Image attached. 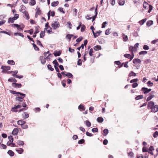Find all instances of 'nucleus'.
Returning a JSON list of instances; mask_svg holds the SVG:
<instances>
[{
    "label": "nucleus",
    "mask_w": 158,
    "mask_h": 158,
    "mask_svg": "<svg viewBox=\"0 0 158 158\" xmlns=\"http://www.w3.org/2000/svg\"><path fill=\"white\" fill-rule=\"evenodd\" d=\"M18 97L15 98V100L17 101V103H20V102H22L23 101V98L25 97L23 96H20L19 95H17Z\"/></svg>",
    "instance_id": "1"
},
{
    "label": "nucleus",
    "mask_w": 158,
    "mask_h": 158,
    "mask_svg": "<svg viewBox=\"0 0 158 158\" xmlns=\"http://www.w3.org/2000/svg\"><path fill=\"white\" fill-rule=\"evenodd\" d=\"M60 26V23L59 22L57 21H54L53 23H52L51 24L52 27L54 30H56Z\"/></svg>",
    "instance_id": "2"
},
{
    "label": "nucleus",
    "mask_w": 158,
    "mask_h": 158,
    "mask_svg": "<svg viewBox=\"0 0 158 158\" xmlns=\"http://www.w3.org/2000/svg\"><path fill=\"white\" fill-rule=\"evenodd\" d=\"M61 74L64 77H67L69 78H73V75L70 73H67L66 72L64 71L61 73Z\"/></svg>",
    "instance_id": "3"
},
{
    "label": "nucleus",
    "mask_w": 158,
    "mask_h": 158,
    "mask_svg": "<svg viewBox=\"0 0 158 158\" xmlns=\"http://www.w3.org/2000/svg\"><path fill=\"white\" fill-rule=\"evenodd\" d=\"M155 93V92L152 91L149 94V96L148 97L147 99V101L148 102L150 100H151L152 98H154L155 97V95H154V94Z\"/></svg>",
    "instance_id": "4"
},
{
    "label": "nucleus",
    "mask_w": 158,
    "mask_h": 158,
    "mask_svg": "<svg viewBox=\"0 0 158 158\" xmlns=\"http://www.w3.org/2000/svg\"><path fill=\"white\" fill-rule=\"evenodd\" d=\"M152 89H148L147 88L143 87L141 89L142 91L143 92L144 94H146L149 92Z\"/></svg>",
    "instance_id": "5"
},
{
    "label": "nucleus",
    "mask_w": 158,
    "mask_h": 158,
    "mask_svg": "<svg viewBox=\"0 0 158 158\" xmlns=\"http://www.w3.org/2000/svg\"><path fill=\"white\" fill-rule=\"evenodd\" d=\"M151 109L152 112H156L158 111V106L157 105H154Z\"/></svg>",
    "instance_id": "6"
},
{
    "label": "nucleus",
    "mask_w": 158,
    "mask_h": 158,
    "mask_svg": "<svg viewBox=\"0 0 158 158\" xmlns=\"http://www.w3.org/2000/svg\"><path fill=\"white\" fill-rule=\"evenodd\" d=\"M10 92L13 94H18V95H20V96H26L25 94L20 92H17L12 90H10Z\"/></svg>",
    "instance_id": "7"
},
{
    "label": "nucleus",
    "mask_w": 158,
    "mask_h": 158,
    "mask_svg": "<svg viewBox=\"0 0 158 158\" xmlns=\"http://www.w3.org/2000/svg\"><path fill=\"white\" fill-rule=\"evenodd\" d=\"M154 105V104L152 101H150L148 103L147 108L151 109Z\"/></svg>",
    "instance_id": "8"
},
{
    "label": "nucleus",
    "mask_w": 158,
    "mask_h": 158,
    "mask_svg": "<svg viewBox=\"0 0 158 158\" xmlns=\"http://www.w3.org/2000/svg\"><path fill=\"white\" fill-rule=\"evenodd\" d=\"M124 56L126 58L130 59V60H131L134 57V55L133 54L131 56L129 54H126L124 55Z\"/></svg>",
    "instance_id": "9"
},
{
    "label": "nucleus",
    "mask_w": 158,
    "mask_h": 158,
    "mask_svg": "<svg viewBox=\"0 0 158 158\" xmlns=\"http://www.w3.org/2000/svg\"><path fill=\"white\" fill-rule=\"evenodd\" d=\"M133 62L134 64H141V60L139 59L135 58L133 60Z\"/></svg>",
    "instance_id": "10"
},
{
    "label": "nucleus",
    "mask_w": 158,
    "mask_h": 158,
    "mask_svg": "<svg viewBox=\"0 0 158 158\" xmlns=\"http://www.w3.org/2000/svg\"><path fill=\"white\" fill-rule=\"evenodd\" d=\"M15 20V19L14 17H11L9 18L8 21V23H12L14 22V21Z\"/></svg>",
    "instance_id": "11"
},
{
    "label": "nucleus",
    "mask_w": 158,
    "mask_h": 158,
    "mask_svg": "<svg viewBox=\"0 0 158 158\" xmlns=\"http://www.w3.org/2000/svg\"><path fill=\"white\" fill-rule=\"evenodd\" d=\"M40 59L41 60V63L42 64H44L45 63V59L43 56H40Z\"/></svg>",
    "instance_id": "12"
},
{
    "label": "nucleus",
    "mask_w": 158,
    "mask_h": 158,
    "mask_svg": "<svg viewBox=\"0 0 158 158\" xmlns=\"http://www.w3.org/2000/svg\"><path fill=\"white\" fill-rule=\"evenodd\" d=\"M18 130L17 128H14L12 132V134L13 135H16L18 133Z\"/></svg>",
    "instance_id": "13"
},
{
    "label": "nucleus",
    "mask_w": 158,
    "mask_h": 158,
    "mask_svg": "<svg viewBox=\"0 0 158 158\" xmlns=\"http://www.w3.org/2000/svg\"><path fill=\"white\" fill-rule=\"evenodd\" d=\"M1 69L3 70L2 71V72H3V71L5 70H8L10 69V67L9 66H2Z\"/></svg>",
    "instance_id": "14"
},
{
    "label": "nucleus",
    "mask_w": 158,
    "mask_h": 158,
    "mask_svg": "<svg viewBox=\"0 0 158 158\" xmlns=\"http://www.w3.org/2000/svg\"><path fill=\"white\" fill-rule=\"evenodd\" d=\"M122 36L123 39V40L124 41L126 42L128 40V38L127 35H126L124 34H122Z\"/></svg>",
    "instance_id": "15"
},
{
    "label": "nucleus",
    "mask_w": 158,
    "mask_h": 158,
    "mask_svg": "<svg viewBox=\"0 0 158 158\" xmlns=\"http://www.w3.org/2000/svg\"><path fill=\"white\" fill-rule=\"evenodd\" d=\"M26 123L25 121L21 120H19L17 121V124L21 126Z\"/></svg>",
    "instance_id": "16"
},
{
    "label": "nucleus",
    "mask_w": 158,
    "mask_h": 158,
    "mask_svg": "<svg viewBox=\"0 0 158 158\" xmlns=\"http://www.w3.org/2000/svg\"><path fill=\"white\" fill-rule=\"evenodd\" d=\"M23 13H24V15L26 18V19H29V16L28 12L27 11H24Z\"/></svg>",
    "instance_id": "17"
},
{
    "label": "nucleus",
    "mask_w": 158,
    "mask_h": 158,
    "mask_svg": "<svg viewBox=\"0 0 158 158\" xmlns=\"http://www.w3.org/2000/svg\"><path fill=\"white\" fill-rule=\"evenodd\" d=\"M84 123L88 127H89L91 126V123L88 120H86V121H84Z\"/></svg>",
    "instance_id": "18"
},
{
    "label": "nucleus",
    "mask_w": 158,
    "mask_h": 158,
    "mask_svg": "<svg viewBox=\"0 0 158 158\" xmlns=\"http://www.w3.org/2000/svg\"><path fill=\"white\" fill-rule=\"evenodd\" d=\"M73 35L68 34L66 36V38L69 40V41L71 40V38Z\"/></svg>",
    "instance_id": "19"
},
{
    "label": "nucleus",
    "mask_w": 158,
    "mask_h": 158,
    "mask_svg": "<svg viewBox=\"0 0 158 158\" xmlns=\"http://www.w3.org/2000/svg\"><path fill=\"white\" fill-rule=\"evenodd\" d=\"M153 24V21L152 20H149L147 22L146 25L148 27H149Z\"/></svg>",
    "instance_id": "20"
},
{
    "label": "nucleus",
    "mask_w": 158,
    "mask_h": 158,
    "mask_svg": "<svg viewBox=\"0 0 158 158\" xmlns=\"http://www.w3.org/2000/svg\"><path fill=\"white\" fill-rule=\"evenodd\" d=\"M61 52L60 51H56L54 53V54L55 56H59L61 54Z\"/></svg>",
    "instance_id": "21"
},
{
    "label": "nucleus",
    "mask_w": 158,
    "mask_h": 158,
    "mask_svg": "<svg viewBox=\"0 0 158 158\" xmlns=\"http://www.w3.org/2000/svg\"><path fill=\"white\" fill-rule=\"evenodd\" d=\"M17 85H19V86H18V88H21V87L22 85L21 84H17L14 83H12V85L14 87H17Z\"/></svg>",
    "instance_id": "22"
},
{
    "label": "nucleus",
    "mask_w": 158,
    "mask_h": 158,
    "mask_svg": "<svg viewBox=\"0 0 158 158\" xmlns=\"http://www.w3.org/2000/svg\"><path fill=\"white\" fill-rule=\"evenodd\" d=\"M147 19H143L139 22V23L141 25H142L146 21Z\"/></svg>",
    "instance_id": "23"
},
{
    "label": "nucleus",
    "mask_w": 158,
    "mask_h": 158,
    "mask_svg": "<svg viewBox=\"0 0 158 158\" xmlns=\"http://www.w3.org/2000/svg\"><path fill=\"white\" fill-rule=\"evenodd\" d=\"M7 153L10 156H13L14 155V153L11 150H9Z\"/></svg>",
    "instance_id": "24"
},
{
    "label": "nucleus",
    "mask_w": 158,
    "mask_h": 158,
    "mask_svg": "<svg viewBox=\"0 0 158 158\" xmlns=\"http://www.w3.org/2000/svg\"><path fill=\"white\" fill-rule=\"evenodd\" d=\"M16 151L20 154H21L23 151V148H20L19 149H16Z\"/></svg>",
    "instance_id": "25"
},
{
    "label": "nucleus",
    "mask_w": 158,
    "mask_h": 158,
    "mask_svg": "<svg viewBox=\"0 0 158 158\" xmlns=\"http://www.w3.org/2000/svg\"><path fill=\"white\" fill-rule=\"evenodd\" d=\"M101 49V47L99 45H97L95 46L94 48V49L96 51H98Z\"/></svg>",
    "instance_id": "26"
},
{
    "label": "nucleus",
    "mask_w": 158,
    "mask_h": 158,
    "mask_svg": "<svg viewBox=\"0 0 158 158\" xmlns=\"http://www.w3.org/2000/svg\"><path fill=\"white\" fill-rule=\"evenodd\" d=\"M59 4L58 1L54 2L52 3L51 5L52 6H57Z\"/></svg>",
    "instance_id": "27"
},
{
    "label": "nucleus",
    "mask_w": 158,
    "mask_h": 158,
    "mask_svg": "<svg viewBox=\"0 0 158 158\" xmlns=\"http://www.w3.org/2000/svg\"><path fill=\"white\" fill-rule=\"evenodd\" d=\"M7 63L11 65H14L15 64L14 61L12 60H8Z\"/></svg>",
    "instance_id": "28"
},
{
    "label": "nucleus",
    "mask_w": 158,
    "mask_h": 158,
    "mask_svg": "<svg viewBox=\"0 0 158 158\" xmlns=\"http://www.w3.org/2000/svg\"><path fill=\"white\" fill-rule=\"evenodd\" d=\"M14 35L15 36L18 35L19 36H21L23 38L24 37V35L23 34L20 32L15 33H14Z\"/></svg>",
    "instance_id": "29"
},
{
    "label": "nucleus",
    "mask_w": 158,
    "mask_h": 158,
    "mask_svg": "<svg viewBox=\"0 0 158 158\" xmlns=\"http://www.w3.org/2000/svg\"><path fill=\"white\" fill-rule=\"evenodd\" d=\"M108 133V130L107 129H105L103 131V134L106 136L107 135Z\"/></svg>",
    "instance_id": "30"
},
{
    "label": "nucleus",
    "mask_w": 158,
    "mask_h": 158,
    "mask_svg": "<svg viewBox=\"0 0 158 158\" xmlns=\"http://www.w3.org/2000/svg\"><path fill=\"white\" fill-rule=\"evenodd\" d=\"M44 29L45 30L46 29L47 32L49 33H50L52 31V29L51 27L49 28L48 27H47L45 28Z\"/></svg>",
    "instance_id": "31"
},
{
    "label": "nucleus",
    "mask_w": 158,
    "mask_h": 158,
    "mask_svg": "<svg viewBox=\"0 0 158 158\" xmlns=\"http://www.w3.org/2000/svg\"><path fill=\"white\" fill-rule=\"evenodd\" d=\"M97 121L99 123H102L103 121V119L102 117H98L97 118Z\"/></svg>",
    "instance_id": "32"
},
{
    "label": "nucleus",
    "mask_w": 158,
    "mask_h": 158,
    "mask_svg": "<svg viewBox=\"0 0 158 158\" xmlns=\"http://www.w3.org/2000/svg\"><path fill=\"white\" fill-rule=\"evenodd\" d=\"M143 98V95H139L136 97L135 99L136 100H138L141 99H142Z\"/></svg>",
    "instance_id": "33"
},
{
    "label": "nucleus",
    "mask_w": 158,
    "mask_h": 158,
    "mask_svg": "<svg viewBox=\"0 0 158 158\" xmlns=\"http://www.w3.org/2000/svg\"><path fill=\"white\" fill-rule=\"evenodd\" d=\"M147 53H148L147 51H142L140 52L139 53V55H144L145 54H147Z\"/></svg>",
    "instance_id": "34"
},
{
    "label": "nucleus",
    "mask_w": 158,
    "mask_h": 158,
    "mask_svg": "<svg viewBox=\"0 0 158 158\" xmlns=\"http://www.w3.org/2000/svg\"><path fill=\"white\" fill-rule=\"evenodd\" d=\"M36 10L37 11L36 13L39 15H40L41 14V10H40V8H38L37 7L36 8Z\"/></svg>",
    "instance_id": "35"
},
{
    "label": "nucleus",
    "mask_w": 158,
    "mask_h": 158,
    "mask_svg": "<svg viewBox=\"0 0 158 158\" xmlns=\"http://www.w3.org/2000/svg\"><path fill=\"white\" fill-rule=\"evenodd\" d=\"M102 32L101 31H97L96 33H95V35L94 36V38H96L97 37L98 35H100V33Z\"/></svg>",
    "instance_id": "36"
},
{
    "label": "nucleus",
    "mask_w": 158,
    "mask_h": 158,
    "mask_svg": "<svg viewBox=\"0 0 158 158\" xmlns=\"http://www.w3.org/2000/svg\"><path fill=\"white\" fill-rule=\"evenodd\" d=\"M148 6H149V5L145 1H144L143 5V7L144 8L146 9V7H147Z\"/></svg>",
    "instance_id": "37"
},
{
    "label": "nucleus",
    "mask_w": 158,
    "mask_h": 158,
    "mask_svg": "<svg viewBox=\"0 0 158 158\" xmlns=\"http://www.w3.org/2000/svg\"><path fill=\"white\" fill-rule=\"evenodd\" d=\"M10 25L12 27H15L17 28H19L21 26L20 25L16 24H13Z\"/></svg>",
    "instance_id": "38"
},
{
    "label": "nucleus",
    "mask_w": 158,
    "mask_h": 158,
    "mask_svg": "<svg viewBox=\"0 0 158 158\" xmlns=\"http://www.w3.org/2000/svg\"><path fill=\"white\" fill-rule=\"evenodd\" d=\"M17 143L19 145H24V142L23 141L19 140L17 141Z\"/></svg>",
    "instance_id": "39"
},
{
    "label": "nucleus",
    "mask_w": 158,
    "mask_h": 158,
    "mask_svg": "<svg viewBox=\"0 0 158 158\" xmlns=\"http://www.w3.org/2000/svg\"><path fill=\"white\" fill-rule=\"evenodd\" d=\"M85 26L84 24H82L81 28V32L84 31L85 30Z\"/></svg>",
    "instance_id": "40"
},
{
    "label": "nucleus",
    "mask_w": 158,
    "mask_h": 158,
    "mask_svg": "<svg viewBox=\"0 0 158 158\" xmlns=\"http://www.w3.org/2000/svg\"><path fill=\"white\" fill-rule=\"evenodd\" d=\"M8 81L11 82H17V81L15 79L13 78H10L8 79Z\"/></svg>",
    "instance_id": "41"
},
{
    "label": "nucleus",
    "mask_w": 158,
    "mask_h": 158,
    "mask_svg": "<svg viewBox=\"0 0 158 158\" xmlns=\"http://www.w3.org/2000/svg\"><path fill=\"white\" fill-rule=\"evenodd\" d=\"M11 72L13 73V76L15 77V76L16 75V74L18 73V71L17 70H16L15 71H12Z\"/></svg>",
    "instance_id": "42"
},
{
    "label": "nucleus",
    "mask_w": 158,
    "mask_h": 158,
    "mask_svg": "<svg viewBox=\"0 0 158 158\" xmlns=\"http://www.w3.org/2000/svg\"><path fill=\"white\" fill-rule=\"evenodd\" d=\"M78 109H81L83 110H85V108L84 106L81 105H80L78 106Z\"/></svg>",
    "instance_id": "43"
},
{
    "label": "nucleus",
    "mask_w": 158,
    "mask_h": 158,
    "mask_svg": "<svg viewBox=\"0 0 158 158\" xmlns=\"http://www.w3.org/2000/svg\"><path fill=\"white\" fill-rule=\"evenodd\" d=\"M129 77H131V76H136V73H134L133 71H131L129 74Z\"/></svg>",
    "instance_id": "44"
},
{
    "label": "nucleus",
    "mask_w": 158,
    "mask_h": 158,
    "mask_svg": "<svg viewBox=\"0 0 158 158\" xmlns=\"http://www.w3.org/2000/svg\"><path fill=\"white\" fill-rule=\"evenodd\" d=\"M33 47L35 50L39 51V48L34 43H33L32 44Z\"/></svg>",
    "instance_id": "45"
},
{
    "label": "nucleus",
    "mask_w": 158,
    "mask_h": 158,
    "mask_svg": "<svg viewBox=\"0 0 158 158\" xmlns=\"http://www.w3.org/2000/svg\"><path fill=\"white\" fill-rule=\"evenodd\" d=\"M20 11L22 12H24V11H26L25 10V7L23 5L21 6V8L20 9Z\"/></svg>",
    "instance_id": "46"
},
{
    "label": "nucleus",
    "mask_w": 158,
    "mask_h": 158,
    "mask_svg": "<svg viewBox=\"0 0 158 158\" xmlns=\"http://www.w3.org/2000/svg\"><path fill=\"white\" fill-rule=\"evenodd\" d=\"M8 138L10 142H13V138L12 136L10 135L8 136Z\"/></svg>",
    "instance_id": "47"
},
{
    "label": "nucleus",
    "mask_w": 158,
    "mask_h": 158,
    "mask_svg": "<svg viewBox=\"0 0 158 158\" xmlns=\"http://www.w3.org/2000/svg\"><path fill=\"white\" fill-rule=\"evenodd\" d=\"M53 63L55 64L54 66H58L59 65V64L57 62L56 60L55 59L52 62Z\"/></svg>",
    "instance_id": "48"
},
{
    "label": "nucleus",
    "mask_w": 158,
    "mask_h": 158,
    "mask_svg": "<svg viewBox=\"0 0 158 158\" xmlns=\"http://www.w3.org/2000/svg\"><path fill=\"white\" fill-rule=\"evenodd\" d=\"M44 33H45L44 31H41L40 32V38H43L44 37Z\"/></svg>",
    "instance_id": "49"
},
{
    "label": "nucleus",
    "mask_w": 158,
    "mask_h": 158,
    "mask_svg": "<svg viewBox=\"0 0 158 158\" xmlns=\"http://www.w3.org/2000/svg\"><path fill=\"white\" fill-rule=\"evenodd\" d=\"M47 68L51 71H53L54 70V69L52 68L51 65L50 64H48L47 65Z\"/></svg>",
    "instance_id": "50"
},
{
    "label": "nucleus",
    "mask_w": 158,
    "mask_h": 158,
    "mask_svg": "<svg viewBox=\"0 0 158 158\" xmlns=\"http://www.w3.org/2000/svg\"><path fill=\"white\" fill-rule=\"evenodd\" d=\"M98 130L97 128H94L92 129V132L94 133L98 132Z\"/></svg>",
    "instance_id": "51"
},
{
    "label": "nucleus",
    "mask_w": 158,
    "mask_h": 158,
    "mask_svg": "<svg viewBox=\"0 0 158 158\" xmlns=\"http://www.w3.org/2000/svg\"><path fill=\"white\" fill-rule=\"evenodd\" d=\"M132 34L133 35V36L135 37H137L139 35L138 33L136 31H134L133 32Z\"/></svg>",
    "instance_id": "52"
},
{
    "label": "nucleus",
    "mask_w": 158,
    "mask_h": 158,
    "mask_svg": "<svg viewBox=\"0 0 158 158\" xmlns=\"http://www.w3.org/2000/svg\"><path fill=\"white\" fill-rule=\"evenodd\" d=\"M82 39L83 38L82 37H80L76 40V41L78 43L79 42L81 41Z\"/></svg>",
    "instance_id": "53"
},
{
    "label": "nucleus",
    "mask_w": 158,
    "mask_h": 158,
    "mask_svg": "<svg viewBox=\"0 0 158 158\" xmlns=\"http://www.w3.org/2000/svg\"><path fill=\"white\" fill-rule=\"evenodd\" d=\"M39 27H35V32L34 33V34H36L39 32Z\"/></svg>",
    "instance_id": "54"
},
{
    "label": "nucleus",
    "mask_w": 158,
    "mask_h": 158,
    "mask_svg": "<svg viewBox=\"0 0 158 158\" xmlns=\"http://www.w3.org/2000/svg\"><path fill=\"white\" fill-rule=\"evenodd\" d=\"M128 156L131 157H132L134 156V154L132 152H130L128 154Z\"/></svg>",
    "instance_id": "55"
},
{
    "label": "nucleus",
    "mask_w": 158,
    "mask_h": 158,
    "mask_svg": "<svg viewBox=\"0 0 158 158\" xmlns=\"http://www.w3.org/2000/svg\"><path fill=\"white\" fill-rule=\"evenodd\" d=\"M30 3L31 5L33 6L35 4V0H31Z\"/></svg>",
    "instance_id": "56"
},
{
    "label": "nucleus",
    "mask_w": 158,
    "mask_h": 158,
    "mask_svg": "<svg viewBox=\"0 0 158 158\" xmlns=\"http://www.w3.org/2000/svg\"><path fill=\"white\" fill-rule=\"evenodd\" d=\"M93 50L92 48H91L89 51V54L90 56H92L93 55Z\"/></svg>",
    "instance_id": "57"
},
{
    "label": "nucleus",
    "mask_w": 158,
    "mask_h": 158,
    "mask_svg": "<svg viewBox=\"0 0 158 158\" xmlns=\"http://www.w3.org/2000/svg\"><path fill=\"white\" fill-rule=\"evenodd\" d=\"M67 25H68V27L70 29H71L72 26L70 22H68L67 23Z\"/></svg>",
    "instance_id": "58"
},
{
    "label": "nucleus",
    "mask_w": 158,
    "mask_h": 158,
    "mask_svg": "<svg viewBox=\"0 0 158 158\" xmlns=\"http://www.w3.org/2000/svg\"><path fill=\"white\" fill-rule=\"evenodd\" d=\"M36 42H37V44L38 45H40L42 47H43V45L41 43L40 41L38 40H36Z\"/></svg>",
    "instance_id": "59"
},
{
    "label": "nucleus",
    "mask_w": 158,
    "mask_h": 158,
    "mask_svg": "<svg viewBox=\"0 0 158 158\" xmlns=\"http://www.w3.org/2000/svg\"><path fill=\"white\" fill-rule=\"evenodd\" d=\"M158 136V132L157 131H155L153 134V137L154 138H156Z\"/></svg>",
    "instance_id": "60"
},
{
    "label": "nucleus",
    "mask_w": 158,
    "mask_h": 158,
    "mask_svg": "<svg viewBox=\"0 0 158 158\" xmlns=\"http://www.w3.org/2000/svg\"><path fill=\"white\" fill-rule=\"evenodd\" d=\"M85 142V140L83 139H81L79 140L78 142V143L79 144H82L83 143Z\"/></svg>",
    "instance_id": "61"
},
{
    "label": "nucleus",
    "mask_w": 158,
    "mask_h": 158,
    "mask_svg": "<svg viewBox=\"0 0 158 158\" xmlns=\"http://www.w3.org/2000/svg\"><path fill=\"white\" fill-rule=\"evenodd\" d=\"M110 29H107L105 31V34L106 35H108L110 33Z\"/></svg>",
    "instance_id": "62"
},
{
    "label": "nucleus",
    "mask_w": 158,
    "mask_h": 158,
    "mask_svg": "<svg viewBox=\"0 0 158 158\" xmlns=\"http://www.w3.org/2000/svg\"><path fill=\"white\" fill-rule=\"evenodd\" d=\"M143 48L144 50H148L149 49V48L148 45H145L143 46Z\"/></svg>",
    "instance_id": "63"
},
{
    "label": "nucleus",
    "mask_w": 158,
    "mask_h": 158,
    "mask_svg": "<svg viewBox=\"0 0 158 158\" xmlns=\"http://www.w3.org/2000/svg\"><path fill=\"white\" fill-rule=\"evenodd\" d=\"M147 84H148V85L149 86H150V87L152 86L153 85V83L152 82H151L150 81H148L147 83Z\"/></svg>",
    "instance_id": "64"
}]
</instances>
